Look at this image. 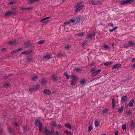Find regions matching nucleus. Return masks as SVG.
<instances>
[{
    "label": "nucleus",
    "instance_id": "a211bd4d",
    "mask_svg": "<svg viewBox=\"0 0 135 135\" xmlns=\"http://www.w3.org/2000/svg\"><path fill=\"white\" fill-rule=\"evenodd\" d=\"M39 0H28V3L30 4L38 2Z\"/></svg>",
    "mask_w": 135,
    "mask_h": 135
},
{
    "label": "nucleus",
    "instance_id": "ddd939ff",
    "mask_svg": "<svg viewBox=\"0 0 135 135\" xmlns=\"http://www.w3.org/2000/svg\"><path fill=\"white\" fill-rule=\"evenodd\" d=\"M15 13V12L12 11H8L6 12L5 15L6 16H9L10 15H14Z\"/></svg>",
    "mask_w": 135,
    "mask_h": 135
},
{
    "label": "nucleus",
    "instance_id": "a18cd8bd",
    "mask_svg": "<svg viewBox=\"0 0 135 135\" xmlns=\"http://www.w3.org/2000/svg\"><path fill=\"white\" fill-rule=\"evenodd\" d=\"M8 129L9 133H11L13 132L12 130L9 127H8Z\"/></svg>",
    "mask_w": 135,
    "mask_h": 135
},
{
    "label": "nucleus",
    "instance_id": "09e8293b",
    "mask_svg": "<svg viewBox=\"0 0 135 135\" xmlns=\"http://www.w3.org/2000/svg\"><path fill=\"white\" fill-rule=\"evenodd\" d=\"M64 75H65L67 79H68V73L66 72H65L64 74Z\"/></svg>",
    "mask_w": 135,
    "mask_h": 135
},
{
    "label": "nucleus",
    "instance_id": "412c9836",
    "mask_svg": "<svg viewBox=\"0 0 135 135\" xmlns=\"http://www.w3.org/2000/svg\"><path fill=\"white\" fill-rule=\"evenodd\" d=\"M95 36V35L94 33L92 34H90L87 37L89 39H91L92 37H94Z\"/></svg>",
    "mask_w": 135,
    "mask_h": 135
},
{
    "label": "nucleus",
    "instance_id": "a878e982",
    "mask_svg": "<svg viewBox=\"0 0 135 135\" xmlns=\"http://www.w3.org/2000/svg\"><path fill=\"white\" fill-rule=\"evenodd\" d=\"M38 78V77L37 76H35L32 78L31 80L32 81H35L37 80Z\"/></svg>",
    "mask_w": 135,
    "mask_h": 135
},
{
    "label": "nucleus",
    "instance_id": "2f4dec72",
    "mask_svg": "<svg viewBox=\"0 0 135 135\" xmlns=\"http://www.w3.org/2000/svg\"><path fill=\"white\" fill-rule=\"evenodd\" d=\"M17 2V1H12L9 3V4L11 5H12L13 4Z\"/></svg>",
    "mask_w": 135,
    "mask_h": 135
},
{
    "label": "nucleus",
    "instance_id": "f8f14e48",
    "mask_svg": "<svg viewBox=\"0 0 135 135\" xmlns=\"http://www.w3.org/2000/svg\"><path fill=\"white\" fill-rule=\"evenodd\" d=\"M127 98L126 96L122 97L121 98V101L122 103L124 102L127 101Z\"/></svg>",
    "mask_w": 135,
    "mask_h": 135
},
{
    "label": "nucleus",
    "instance_id": "8fccbe9b",
    "mask_svg": "<svg viewBox=\"0 0 135 135\" xmlns=\"http://www.w3.org/2000/svg\"><path fill=\"white\" fill-rule=\"evenodd\" d=\"M6 50H7L6 48H3L1 50V51H2L3 52V51H6Z\"/></svg>",
    "mask_w": 135,
    "mask_h": 135
},
{
    "label": "nucleus",
    "instance_id": "680f3d73",
    "mask_svg": "<svg viewBox=\"0 0 135 135\" xmlns=\"http://www.w3.org/2000/svg\"><path fill=\"white\" fill-rule=\"evenodd\" d=\"M8 78V77L7 76H3V79H7Z\"/></svg>",
    "mask_w": 135,
    "mask_h": 135
},
{
    "label": "nucleus",
    "instance_id": "4be33fe9",
    "mask_svg": "<svg viewBox=\"0 0 135 135\" xmlns=\"http://www.w3.org/2000/svg\"><path fill=\"white\" fill-rule=\"evenodd\" d=\"M78 79V77L76 75L73 76L72 77V80L74 81V82H76L77 81V80Z\"/></svg>",
    "mask_w": 135,
    "mask_h": 135
},
{
    "label": "nucleus",
    "instance_id": "e2e57ef3",
    "mask_svg": "<svg viewBox=\"0 0 135 135\" xmlns=\"http://www.w3.org/2000/svg\"><path fill=\"white\" fill-rule=\"evenodd\" d=\"M21 9L23 10H26V8H21Z\"/></svg>",
    "mask_w": 135,
    "mask_h": 135
},
{
    "label": "nucleus",
    "instance_id": "20e7f679",
    "mask_svg": "<svg viewBox=\"0 0 135 135\" xmlns=\"http://www.w3.org/2000/svg\"><path fill=\"white\" fill-rule=\"evenodd\" d=\"M124 46L125 48H126L129 47L135 46V43L132 41H129L128 42L127 44H126Z\"/></svg>",
    "mask_w": 135,
    "mask_h": 135
},
{
    "label": "nucleus",
    "instance_id": "393cba45",
    "mask_svg": "<svg viewBox=\"0 0 135 135\" xmlns=\"http://www.w3.org/2000/svg\"><path fill=\"white\" fill-rule=\"evenodd\" d=\"M124 107L123 106H121L120 108H119L118 109V111L119 113H120L123 110Z\"/></svg>",
    "mask_w": 135,
    "mask_h": 135
},
{
    "label": "nucleus",
    "instance_id": "7ed1b4c3",
    "mask_svg": "<svg viewBox=\"0 0 135 135\" xmlns=\"http://www.w3.org/2000/svg\"><path fill=\"white\" fill-rule=\"evenodd\" d=\"M89 2L93 5H98L102 3L99 0H90Z\"/></svg>",
    "mask_w": 135,
    "mask_h": 135
},
{
    "label": "nucleus",
    "instance_id": "e433bc0d",
    "mask_svg": "<svg viewBox=\"0 0 135 135\" xmlns=\"http://www.w3.org/2000/svg\"><path fill=\"white\" fill-rule=\"evenodd\" d=\"M75 69L76 71L77 72H80L81 71V69L79 68H75Z\"/></svg>",
    "mask_w": 135,
    "mask_h": 135
},
{
    "label": "nucleus",
    "instance_id": "4468645a",
    "mask_svg": "<svg viewBox=\"0 0 135 135\" xmlns=\"http://www.w3.org/2000/svg\"><path fill=\"white\" fill-rule=\"evenodd\" d=\"M49 17H47L43 19H42V20H41V22L43 23H47L49 21L48 20H47L46 21L45 20H46L49 19Z\"/></svg>",
    "mask_w": 135,
    "mask_h": 135
},
{
    "label": "nucleus",
    "instance_id": "2eb2a0df",
    "mask_svg": "<svg viewBox=\"0 0 135 135\" xmlns=\"http://www.w3.org/2000/svg\"><path fill=\"white\" fill-rule=\"evenodd\" d=\"M51 78V80L54 82H55L56 80L57 77H56L55 75H52L50 76Z\"/></svg>",
    "mask_w": 135,
    "mask_h": 135
},
{
    "label": "nucleus",
    "instance_id": "49530a36",
    "mask_svg": "<svg viewBox=\"0 0 135 135\" xmlns=\"http://www.w3.org/2000/svg\"><path fill=\"white\" fill-rule=\"evenodd\" d=\"M103 47L105 49H109V47L106 45H104L103 46Z\"/></svg>",
    "mask_w": 135,
    "mask_h": 135
},
{
    "label": "nucleus",
    "instance_id": "a19ab883",
    "mask_svg": "<svg viewBox=\"0 0 135 135\" xmlns=\"http://www.w3.org/2000/svg\"><path fill=\"white\" fill-rule=\"evenodd\" d=\"M22 50V48H18L17 49H16L15 50V52H16V53L18 52L19 51Z\"/></svg>",
    "mask_w": 135,
    "mask_h": 135
},
{
    "label": "nucleus",
    "instance_id": "13d9d810",
    "mask_svg": "<svg viewBox=\"0 0 135 135\" xmlns=\"http://www.w3.org/2000/svg\"><path fill=\"white\" fill-rule=\"evenodd\" d=\"M95 70L94 69V68H92V69H91V72H92V73Z\"/></svg>",
    "mask_w": 135,
    "mask_h": 135
},
{
    "label": "nucleus",
    "instance_id": "69168bd1",
    "mask_svg": "<svg viewBox=\"0 0 135 135\" xmlns=\"http://www.w3.org/2000/svg\"><path fill=\"white\" fill-rule=\"evenodd\" d=\"M86 42H85L84 41L82 43V46H84V45L86 43Z\"/></svg>",
    "mask_w": 135,
    "mask_h": 135
},
{
    "label": "nucleus",
    "instance_id": "473e14b6",
    "mask_svg": "<svg viewBox=\"0 0 135 135\" xmlns=\"http://www.w3.org/2000/svg\"><path fill=\"white\" fill-rule=\"evenodd\" d=\"M99 123L98 121H95L94 122V125L95 126L97 127L99 126Z\"/></svg>",
    "mask_w": 135,
    "mask_h": 135
},
{
    "label": "nucleus",
    "instance_id": "864d4df0",
    "mask_svg": "<svg viewBox=\"0 0 135 135\" xmlns=\"http://www.w3.org/2000/svg\"><path fill=\"white\" fill-rule=\"evenodd\" d=\"M68 128H69L70 129H71L72 128L71 127V125L69 123H68Z\"/></svg>",
    "mask_w": 135,
    "mask_h": 135
},
{
    "label": "nucleus",
    "instance_id": "ea45409f",
    "mask_svg": "<svg viewBox=\"0 0 135 135\" xmlns=\"http://www.w3.org/2000/svg\"><path fill=\"white\" fill-rule=\"evenodd\" d=\"M122 128L123 130H126V124H124L123 125Z\"/></svg>",
    "mask_w": 135,
    "mask_h": 135
},
{
    "label": "nucleus",
    "instance_id": "39448f33",
    "mask_svg": "<svg viewBox=\"0 0 135 135\" xmlns=\"http://www.w3.org/2000/svg\"><path fill=\"white\" fill-rule=\"evenodd\" d=\"M134 0H127L125 1H122L119 2V4L121 5H123L130 3Z\"/></svg>",
    "mask_w": 135,
    "mask_h": 135
},
{
    "label": "nucleus",
    "instance_id": "338daca9",
    "mask_svg": "<svg viewBox=\"0 0 135 135\" xmlns=\"http://www.w3.org/2000/svg\"><path fill=\"white\" fill-rule=\"evenodd\" d=\"M64 132H65L66 134H68V131L67 130L65 131H64Z\"/></svg>",
    "mask_w": 135,
    "mask_h": 135
},
{
    "label": "nucleus",
    "instance_id": "72a5a7b5",
    "mask_svg": "<svg viewBox=\"0 0 135 135\" xmlns=\"http://www.w3.org/2000/svg\"><path fill=\"white\" fill-rule=\"evenodd\" d=\"M92 129V127L91 126H89L88 128V132H90Z\"/></svg>",
    "mask_w": 135,
    "mask_h": 135
},
{
    "label": "nucleus",
    "instance_id": "f257e3e1",
    "mask_svg": "<svg viewBox=\"0 0 135 135\" xmlns=\"http://www.w3.org/2000/svg\"><path fill=\"white\" fill-rule=\"evenodd\" d=\"M82 1L76 3L74 6V7L76 8L74 11L75 13H77L81 10L84 7V5L82 4Z\"/></svg>",
    "mask_w": 135,
    "mask_h": 135
},
{
    "label": "nucleus",
    "instance_id": "603ef678",
    "mask_svg": "<svg viewBox=\"0 0 135 135\" xmlns=\"http://www.w3.org/2000/svg\"><path fill=\"white\" fill-rule=\"evenodd\" d=\"M119 133V132L118 130H116L115 133V135H118Z\"/></svg>",
    "mask_w": 135,
    "mask_h": 135
},
{
    "label": "nucleus",
    "instance_id": "bb28decb",
    "mask_svg": "<svg viewBox=\"0 0 135 135\" xmlns=\"http://www.w3.org/2000/svg\"><path fill=\"white\" fill-rule=\"evenodd\" d=\"M84 32H80L78 33L77 35L79 37L82 36L84 34Z\"/></svg>",
    "mask_w": 135,
    "mask_h": 135
},
{
    "label": "nucleus",
    "instance_id": "7c9ffc66",
    "mask_svg": "<svg viewBox=\"0 0 135 135\" xmlns=\"http://www.w3.org/2000/svg\"><path fill=\"white\" fill-rule=\"evenodd\" d=\"M75 22L74 19H71L69 21H68V25L70 24V23H74Z\"/></svg>",
    "mask_w": 135,
    "mask_h": 135
},
{
    "label": "nucleus",
    "instance_id": "c756f323",
    "mask_svg": "<svg viewBox=\"0 0 135 135\" xmlns=\"http://www.w3.org/2000/svg\"><path fill=\"white\" fill-rule=\"evenodd\" d=\"M86 81L84 80H81L80 82V84L83 85H84L85 83L86 82Z\"/></svg>",
    "mask_w": 135,
    "mask_h": 135
},
{
    "label": "nucleus",
    "instance_id": "423d86ee",
    "mask_svg": "<svg viewBox=\"0 0 135 135\" xmlns=\"http://www.w3.org/2000/svg\"><path fill=\"white\" fill-rule=\"evenodd\" d=\"M45 133L46 135H52V134L54 132V131H50L47 129V128H45Z\"/></svg>",
    "mask_w": 135,
    "mask_h": 135
},
{
    "label": "nucleus",
    "instance_id": "c9c22d12",
    "mask_svg": "<svg viewBox=\"0 0 135 135\" xmlns=\"http://www.w3.org/2000/svg\"><path fill=\"white\" fill-rule=\"evenodd\" d=\"M10 85V84L9 83L4 84L3 85V86L5 88L7 87H8Z\"/></svg>",
    "mask_w": 135,
    "mask_h": 135
},
{
    "label": "nucleus",
    "instance_id": "0eeeda50",
    "mask_svg": "<svg viewBox=\"0 0 135 135\" xmlns=\"http://www.w3.org/2000/svg\"><path fill=\"white\" fill-rule=\"evenodd\" d=\"M101 70L100 69H99L93 72L91 75L92 77H94L97 75L101 71Z\"/></svg>",
    "mask_w": 135,
    "mask_h": 135
},
{
    "label": "nucleus",
    "instance_id": "58836bf2",
    "mask_svg": "<svg viewBox=\"0 0 135 135\" xmlns=\"http://www.w3.org/2000/svg\"><path fill=\"white\" fill-rule=\"evenodd\" d=\"M51 125L52 126L55 127L56 126V124L54 121H52L51 123Z\"/></svg>",
    "mask_w": 135,
    "mask_h": 135
},
{
    "label": "nucleus",
    "instance_id": "0e129e2a",
    "mask_svg": "<svg viewBox=\"0 0 135 135\" xmlns=\"http://www.w3.org/2000/svg\"><path fill=\"white\" fill-rule=\"evenodd\" d=\"M62 128V126L61 125H59L58 128Z\"/></svg>",
    "mask_w": 135,
    "mask_h": 135
},
{
    "label": "nucleus",
    "instance_id": "774afa93",
    "mask_svg": "<svg viewBox=\"0 0 135 135\" xmlns=\"http://www.w3.org/2000/svg\"><path fill=\"white\" fill-rule=\"evenodd\" d=\"M68 134H71V132L68 131Z\"/></svg>",
    "mask_w": 135,
    "mask_h": 135
},
{
    "label": "nucleus",
    "instance_id": "3c124183",
    "mask_svg": "<svg viewBox=\"0 0 135 135\" xmlns=\"http://www.w3.org/2000/svg\"><path fill=\"white\" fill-rule=\"evenodd\" d=\"M29 90L30 91H33L35 90V89L34 88V87H33V88H30L29 89Z\"/></svg>",
    "mask_w": 135,
    "mask_h": 135
},
{
    "label": "nucleus",
    "instance_id": "4d7b16f0",
    "mask_svg": "<svg viewBox=\"0 0 135 135\" xmlns=\"http://www.w3.org/2000/svg\"><path fill=\"white\" fill-rule=\"evenodd\" d=\"M33 9V7H28V8H26V10H30V9Z\"/></svg>",
    "mask_w": 135,
    "mask_h": 135
},
{
    "label": "nucleus",
    "instance_id": "6e6552de",
    "mask_svg": "<svg viewBox=\"0 0 135 135\" xmlns=\"http://www.w3.org/2000/svg\"><path fill=\"white\" fill-rule=\"evenodd\" d=\"M32 50H28L22 52L21 54H22L29 55L32 53Z\"/></svg>",
    "mask_w": 135,
    "mask_h": 135
},
{
    "label": "nucleus",
    "instance_id": "9b49d317",
    "mask_svg": "<svg viewBox=\"0 0 135 135\" xmlns=\"http://www.w3.org/2000/svg\"><path fill=\"white\" fill-rule=\"evenodd\" d=\"M43 93L46 94L50 95L51 93V92L50 90L46 89L44 90Z\"/></svg>",
    "mask_w": 135,
    "mask_h": 135
},
{
    "label": "nucleus",
    "instance_id": "4c0bfd02",
    "mask_svg": "<svg viewBox=\"0 0 135 135\" xmlns=\"http://www.w3.org/2000/svg\"><path fill=\"white\" fill-rule=\"evenodd\" d=\"M45 42V40H43L40 41L38 42V44H40L44 43Z\"/></svg>",
    "mask_w": 135,
    "mask_h": 135
},
{
    "label": "nucleus",
    "instance_id": "c85d7f7f",
    "mask_svg": "<svg viewBox=\"0 0 135 135\" xmlns=\"http://www.w3.org/2000/svg\"><path fill=\"white\" fill-rule=\"evenodd\" d=\"M40 87V85L39 84L35 86L34 87L35 90H36L38 89Z\"/></svg>",
    "mask_w": 135,
    "mask_h": 135
},
{
    "label": "nucleus",
    "instance_id": "f704fd0d",
    "mask_svg": "<svg viewBox=\"0 0 135 135\" xmlns=\"http://www.w3.org/2000/svg\"><path fill=\"white\" fill-rule=\"evenodd\" d=\"M108 109H105L104 110H103L102 111V113L103 114H104L105 113H106L108 112Z\"/></svg>",
    "mask_w": 135,
    "mask_h": 135
},
{
    "label": "nucleus",
    "instance_id": "6ab92c4d",
    "mask_svg": "<svg viewBox=\"0 0 135 135\" xmlns=\"http://www.w3.org/2000/svg\"><path fill=\"white\" fill-rule=\"evenodd\" d=\"M17 42L16 40H14L13 41H9L8 42V44L9 45L11 44L15 45L17 43Z\"/></svg>",
    "mask_w": 135,
    "mask_h": 135
},
{
    "label": "nucleus",
    "instance_id": "37998d69",
    "mask_svg": "<svg viewBox=\"0 0 135 135\" xmlns=\"http://www.w3.org/2000/svg\"><path fill=\"white\" fill-rule=\"evenodd\" d=\"M127 113L128 115H131L132 114V112H131L130 110H129L127 112Z\"/></svg>",
    "mask_w": 135,
    "mask_h": 135
},
{
    "label": "nucleus",
    "instance_id": "aec40b11",
    "mask_svg": "<svg viewBox=\"0 0 135 135\" xmlns=\"http://www.w3.org/2000/svg\"><path fill=\"white\" fill-rule=\"evenodd\" d=\"M115 98L114 97H113L112 98V107L113 108H114V107L115 105Z\"/></svg>",
    "mask_w": 135,
    "mask_h": 135
},
{
    "label": "nucleus",
    "instance_id": "9d476101",
    "mask_svg": "<svg viewBox=\"0 0 135 135\" xmlns=\"http://www.w3.org/2000/svg\"><path fill=\"white\" fill-rule=\"evenodd\" d=\"M51 56V55H48L46 56H44L43 57V58L45 60L48 61L50 59L52 58Z\"/></svg>",
    "mask_w": 135,
    "mask_h": 135
},
{
    "label": "nucleus",
    "instance_id": "b1692460",
    "mask_svg": "<svg viewBox=\"0 0 135 135\" xmlns=\"http://www.w3.org/2000/svg\"><path fill=\"white\" fill-rule=\"evenodd\" d=\"M113 63L112 62H108L104 63V65L105 66H107L110 65Z\"/></svg>",
    "mask_w": 135,
    "mask_h": 135
},
{
    "label": "nucleus",
    "instance_id": "f03ea898",
    "mask_svg": "<svg viewBox=\"0 0 135 135\" xmlns=\"http://www.w3.org/2000/svg\"><path fill=\"white\" fill-rule=\"evenodd\" d=\"M35 124L36 126L38 127L39 131L41 132L42 131V125L41 123L40 122L39 119H36L35 121Z\"/></svg>",
    "mask_w": 135,
    "mask_h": 135
},
{
    "label": "nucleus",
    "instance_id": "5fc2aeb1",
    "mask_svg": "<svg viewBox=\"0 0 135 135\" xmlns=\"http://www.w3.org/2000/svg\"><path fill=\"white\" fill-rule=\"evenodd\" d=\"M59 133H60L58 131H56L55 133V135H59Z\"/></svg>",
    "mask_w": 135,
    "mask_h": 135
},
{
    "label": "nucleus",
    "instance_id": "bf43d9fd",
    "mask_svg": "<svg viewBox=\"0 0 135 135\" xmlns=\"http://www.w3.org/2000/svg\"><path fill=\"white\" fill-rule=\"evenodd\" d=\"M131 62H135V58H133L131 60Z\"/></svg>",
    "mask_w": 135,
    "mask_h": 135
},
{
    "label": "nucleus",
    "instance_id": "79ce46f5",
    "mask_svg": "<svg viewBox=\"0 0 135 135\" xmlns=\"http://www.w3.org/2000/svg\"><path fill=\"white\" fill-rule=\"evenodd\" d=\"M108 27H110L112 26L113 27L114 26L112 23H108Z\"/></svg>",
    "mask_w": 135,
    "mask_h": 135
},
{
    "label": "nucleus",
    "instance_id": "dca6fc26",
    "mask_svg": "<svg viewBox=\"0 0 135 135\" xmlns=\"http://www.w3.org/2000/svg\"><path fill=\"white\" fill-rule=\"evenodd\" d=\"M134 102V99H132L129 103L128 106L130 107H132L133 105Z\"/></svg>",
    "mask_w": 135,
    "mask_h": 135
},
{
    "label": "nucleus",
    "instance_id": "de8ad7c7",
    "mask_svg": "<svg viewBox=\"0 0 135 135\" xmlns=\"http://www.w3.org/2000/svg\"><path fill=\"white\" fill-rule=\"evenodd\" d=\"M30 44L28 42H27L25 44L26 47H27L28 46H30Z\"/></svg>",
    "mask_w": 135,
    "mask_h": 135
},
{
    "label": "nucleus",
    "instance_id": "052dcab7",
    "mask_svg": "<svg viewBox=\"0 0 135 135\" xmlns=\"http://www.w3.org/2000/svg\"><path fill=\"white\" fill-rule=\"evenodd\" d=\"M15 52V50L13 51H12L11 52V53L12 54H14V53H16V52Z\"/></svg>",
    "mask_w": 135,
    "mask_h": 135
},
{
    "label": "nucleus",
    "instance_id": "6e6d98bb",
    "mask_svg": "<svg viewBox=\"0 0 135 135\" xmlns=\"http://www.w3.org/2000/svg\"><path fill=\"white\" fill-rule=\"evenodd\" d=\"M68 25V22H65L63 25V26L65 27L66 25L67 26Z\"/></svg>",
    "mask_w": 135,
    "mask_h": 135
},
{
    "label": "nucleus",
    "instance_id": "c03bdc74",
    "mask_svg": "<svg viewBox=\"0 0 135 135\" xmlns=\"http://www.w3.org/2000/svg\"><path fill=\"white\" fill-rule=\"evenodd\" d=\"M76 84V82H74V81H73V80H71V83L70 84L71 85H74L75 84Z\"/></svg>",
    "mask_w": 135,
    "mask_h": 135
},
{
    "label": "nucleus",
    "instance_id": "f3484780",
    "mask_svg": "<svg viewBox=\"0 0 135 135\" xmlns=\"http://www.w3.org/2000/svg\"><path fill=\"white\" fill-rule=\"evenodd\" d=\"M121 66V65L120 64H116L112 67V69H113L116 68H118V67H120Z\"/></svg>",
    "mask_w": 135,
    "mask_h": 135
},
{
    "label": "nucleus",
    "instance_id": "5701e85b",
    "mask_svg": "<svg viewBox=\"0 0 135 135\" xmlns=\"http://www.w3.org/2000/svg\"><path fill=\"white\" fill-rule=\"evenodd\" d=\"M47 81L46 79V78H44L42 79V81L41 82V83L43 85H45Z\"/></svg>",
    "mask_w": 135,
    "mask_h": 135
},
{
    "label": "nucleus",
    "instance_id": "1a4fd4ad",
    "mask_svg": "<svg viewBox=\"0 0 135 135\" xmlns=\"http://www.w3.org/2000/svg\"><path fill=\"white\" fill-rule=\"evenodd\" d=\"M129 127L132 129L135 128V124L133 120L130 122Z\"/></svg>",
    "mask_w": 135,
    "mask_h": 135
},
{
    "label": "nucleus",
    "instance_id": "cd10ccee",
    "mask_svg": "<svg viewBox=\"0 0 135 135\" xmlns=\"http://www.w3.org/2000/svg\"><path fill=\"white\" fill-rule=\"evenodd\" d=\"M57 56L59 57H64L65 56V54L63 55L61 53H59L57 54Z\"/></svg>",
    "mask_w": 135,
    "mask_h": 135
}]
</instances>
